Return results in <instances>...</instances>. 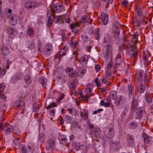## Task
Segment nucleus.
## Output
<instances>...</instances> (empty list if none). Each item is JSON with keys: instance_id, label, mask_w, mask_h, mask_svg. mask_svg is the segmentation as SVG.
Segmentation results:
<instances>
[{"instance_id": "f257e3e1", "label": "nucleus", "mask_w": 153, "mask_h": 153, "mask_svg": "<svg viewBox=\"0 0 153 153\" xmlns=\"http://www.w3.org/2000/svg\"><path fill=\"white\" fill-rule=\"evenodd\" d=\"M88 127L89 128L93 139L97 140L98 138H100L101 131L100 128L94 127L91 124H88Z\"/></svg>"}, {"instance_id": "f03ea898", "label": "nucleus", "mask_w": 153, "mask_h": 153, "mask_svg": "<svg viewBox=\"0 0 153 153\" xmlns=\"http://www.w3.org/2000/svg\"><path fill=\"white\" fill-rule=\"evenodd\" d=\"M14 128L13 126L10 125L9 123H5V125L3 126V130L6 134H9L10 133L13 131Z\"/></svg>"}, {"instance_id": "7ed1b4c3", "label": "nucleus", "mask_w": 153, "mask_h": 153, "mask_svg": "<svg viewBox=\"0 0 153 153\" xmlns=\"http://www.w3.org/2000/svg\"><path fill=\"white\" fill-rule=\"evenodd\" d=\"M105 135L109 138H111L114 135V131L113 128H105L104 130Z\"/></svg>"}, {"instance_id": "20e7f679", "label": "nucleus", "mask_w": 153, "mask_h": 153, "mask_svg": "<svg viewBox=\"0 0 153 153\" xmlns=\"http://www.w3.org/2000/svg\"><path fill=\"white\" fill-rule=\"evenodd\" d=\"M38 5L37 3L34 1H28L25 2L24 6L27 9H30L33 7H35Z\"/></svg>"}, {"instance_id": "39448f33", "label": "nucleus", "mask_w": 153, "mask_h": 153, "mask_svg": "<svg viewBox=\"0 0 153 153\" xmlns=\"http://www.w3.org/2000/svg\"><path fill=\"white\" fill-rule=\"evenodd\" d=\"M9 22L10 25H15L17 23V18L16 16L14 14H12L8 16Z\"/></svg>"}, {"instance_id": "423d86ee", "label": "nucleus", "mask_w": 153, "mask_h": 153, "mask_svg": "<svg viewBox=\"0 0 153 153\" xmlns=\"http://www.w3.org/2000/svg\"><path fill=\"white\" fill-rule=\"evenodd\" d=\"M7 33L9 35V37H13L15 34L16 30L15 28L11 27H8L7 28Z\"/></svg>"}, {"instance_id": "0eeeda50", "label": "nucleus", "mask_w": 153, "mask_h": 153, "mask_svg": "<svg viewBox=\"0 0 153 153\" xmlns=\"http://www.w3.org/2000/svg\"><path fill=\"white\" fill-rule=\"evenodd\" d=\"M94 86L92 84H89L86 86V88L85 89V92L87 95H92V89L93 88Z\"/></svg>"}, {"instance_id": "6e6552de", "label": "nucleus", "mask_w": 153, "mask_h": 153, "mask_svg": "<svg viewBox=\"0 0 153 153\" xmlns=\"http://www.w3.org/2000/svg\"><path fill=\"white\" fill-rule=\"evenodd\" d=\"M101 19L104 25L107 24L108 21V16L107 13H103L101 15Z\"/></svg>"}, {"instance_id": "1a4fd4ad", "label": "nucleus", "mask_w": 153, "mask_h": 153, "mask_svg": "<svg viewBox=\"0 0 153 153\" xmlns=\"http://www.w3.org/2000/svg\"><path fill=\"white\" fill-rule=\"evenodd\" d=\"M62 9V5L61 4H56L53 6L52 8L53 11L56 13H59L61 12Z\"/></svg>"}, {"instance_id": "9d476101", "label": "nucleus", "mask_w": 153, "mask_h": 153, "mask_svg": "<svg viewBox=\"0 0 153 153\" xmlns=\"http://www.w3.org/2000/svg\"><path fill=\"white\" fill-rule=\"evenodd\" d=\"M52 48V45L50 43H48L45 45V51L46 54L49 55L51 53Z\"/></svg>"}, {"instance_id": "9b49d317", "label": "nucleus", "mask_w": 153, "mask_h": 153, "mask_svg": "<svg viewBox=\"0 0 153 153\" xmlns=\"http://www.w3.org/2000/svg\"><path fill=\"white\" fill-rule=\"evenodd\" d=\"M145 82V80L143 82V81L140 82V85L138 88V91L140 94L144 92L146 88Z\"/></svg>"}, {"instance_id": "f8f14e48", "label": "nucleus", "mask_w": 153, "mask_h": 153, "mask_svg": "<svg viewBox=\"0 0 153 153\" xmlns=\"http://www.w3.org/2000/svg\"><path fill=\"white\" fill-rule=\"evenodd\" d=\"M144 108L143 107H140L137 111V114L138 118L140 119L142 117L144 113Z\"/></svg>"}, {"instance_id": "ddd939ff", "label": "nucleus", "mask_w": 153, "mask_h": 153, "mask_svg": "<svg viewBox=\"0 0 153 153\" xmlns=\"http://www.w3.org/2000/svg\"><path fill=\"white\" fill-rule=\"evenodd\" d=\"M128 90L130 97L131 98H134V90L133 87L131 85H129L128 87Z\"/></svg>"}, {"instance_id": "4468645a", "label": "nucleus", "mask_w": 153, "mask_h": 153, "mask_svg": "<svg viewBox=\"0 0 153 153\" xmlns=\"http://www.w3.org/2000/svg\"><path fill=\"white\" fill-rule=\"evenodd\" d=\"M132 101L131 109V110H134L136 109L138 106V102L137 99L134 98V97Z\"/></svg>"}, {"instance_id": "2eb2a0df", "label": "nucleus", "mask_w": 153, "mask_h": 153, "mask_svg": "<svg viewBox=\"0 0 153 153\" xmlns=\"http://www.w3.org/2000/svg\"><path fill=\"white\" fill-rule=\"evenodd\" d=\"M48 143L49 149H52L55 146V141L53 139H50L48 141Z\"/></svg>"}, {"instance_id": "dca6fc26", "label": "nucleus", "mask_w": 153, "mask_h": 153, "mask_svg": "<svg viewBox=\"0 0 153 153\" xmlns=\"http://www.w3.org/2000/svg\"><path fill=\"white\" fill-rule=\"evenodd\" d=\"M88 60V57L86 55L82 56L80 58V62L82 65H84L87 64Z\"/></svg>"}, {"instance_id": "f3484780", "label": "nucleus", "mask_w": 153, "mask_h": 153, "mask_svg": "<svg viewBox=\"0 0 153 153\" xmlns=\"http://www.w3.org/2000/svg\"><path fill=\"white\" fill-rule=\"evenodd\" d=\"M35 33V30L34 28L30 26H29L27 31V34L30 36H33Z\"/></svg>"}, {"instance_id": "a211bd4d", "label": "nucleus", "mask_w": 153, "mask_h": 153, "mask_svg": "<svg viewBox=\"0 0 153 153\" xmlns=\"http://www.w3.org/2000/svg\"><path fill=\"white\" fill-rule=\"evenodd\" d=\"M59 140L60 144H63L66 142V137L63 135H59Z\"/></svg>"}, {"instance_id": "6ab92c4d", "label": "nucleus", "mask_w": 153, "mask_h": 153, "mask_svg": "<svg viewBox=\"0 0 153 153\" xmlns=\"http://www.w3.org/2000/svg\"><path fill=\"white\" fill-rule=\"evenodd\" d=\"M2 53L3 56H6L9 54L10 51L8 48L6 46L3 47L2 49Z\"/></svg>"}, {"instance_id": "aec40b11", "label": "nucleus", "mask_w": 153, "mask_h": 153, "mask_svg": "<svg viewBox=\"0 0 153 153\" xmlns=\"http://www.w3.org/2000/svg\"><path fill=\"white\" fill-rule=\"evenodd\" d=\"M81 116L82 117L83 119L85 120H86L88 118V111L87 110L84 109L83 110V113H81Z\"/></svg>"}, {"instance_id": "412c9836", "label": "nucleus", "mask_w": 153, "mask_h": 153, "mask_svg": "<svg viewBox=\"0 0 153 153\" xmlns=\"http://www.w3.org/2000/svg\"><path fill=\"white\" fill-rule=\"evenodd\" d=\"M46 138L45 134L43 133L40 134L39 136V141L41 143H44Z\"/></svg>"}, {"instance_id": "4be33fe9", "label": "nucleus", "mask_w": 153, "mask_h": 153, "mask_svg": "<svg viewBox=\"0 0 153 153\" xmlns=\"http://www.w3.org/2000/svg\"><path fill=\"white\" fill-rule=\"evenodd\" d=\"M39 82L43 86H46L47 79L45 77H40L39 79Z\"/></svg>"}, {"instance_id": "5701e85b", "label": "nucleus", "mask_w": 153, "mask_h": 153, "mask_svg": "<svg viewBox=\"0 0 153 153\" xmlns=\"http://www.w3.org/2000/svg\"><path fill=\"white\" fill-rule=\"evenodd\" d=\"M24 79L25 83L27 85H29L31 82V81L30 79V76L27 74L25 76Z\"/></svg>"}, {"instance_id": "b1692460", "label": "nucleus", "mask_w": 153, "mask_h": 153, "mask_svg": "<svg viewBox=\"0 0 153 153\" xmlns=\"http://www.w3.org/2000/svg\"><path fill=\"white\" fill-rule=\"evenodd\" d=\"M137 123L134 121L131 122L129 125V127L131 129H134L137 127Z\"/></svg>"}, {"instance_id": "393cba45", "label": "nucleus", "mask_w": 153, "mask_h": 153, "mask_svg": "<svg viewBox=\"0 0 153 153\" xmlns=\"http://www.w3.org/2000/svg\"><path fill=\"white\" fill-rule=\"evenodd\" d=\"M25 106L24 102L21 100L18 101V104L17 105V106L20 109H23Z\"/></svg>"}, {"instance_id": "a878e982", "label": "nucleus", "mask_w": 153, "mask_h": 153, "mask_svg": "<svg viewBox=\"0 0 153 153\" xmlns=\"http://www.w3.org/2000/svg\"><path fill=\"white\" fill-rule=\"evenodd\" d=\"M27 46L30 49H31L34 48L35 46V43L33 42L28 41L27 42Z\"/></svg>"}, {"instance_id": "bb28decb", "label": "nucleus", "mask_w": 153, "mask_h": 153, "mask_svg": "<svg viewBox=\"0 0 153 153\" xmlns=\"http://www.w3.org/2000/svg\"><path fill=\"white\" fill-rule=\"evenodd\" d=\"M143 59L144 61V64L145 65H147L149 64L150 61H148L147 55L145 53H143Z\"/></svg>"}, {"instance_id": "cd10ccee", "label": "nucleus", "mask_w": 153, "mask_h": 153, "mask_svg": "<svg viewBox=\"0 0 153 153\" xmlns=\"http://www.w3.org/2000/svg\"><path fill=\"white\" fill-rule=\"evenodd\" d=\"M115 102V103L118 106H119L120 104H121V96H118L116 98Z\"/></svg>"}, {"instance_id": "c85d7f7f", "label": "nucleus", "mask_w": 153, "mask_h": 153, "mask_svg": "<svg viewBox=\"0 0 153 153\" xmlns=\"http://www.w3.org/2000/svg\"><path fill=\"white\" fill-rule=\"evenodd\" d=\"M79 95L81 99L84 100V101L86 100L88 102V100L90 99L89 97H87L86 96H85L81 91L79 92Z\"/></svg>"}, {"instance_id": "c756f323", "label": "nucleus", "mask_w": 153, "mask_h": 153, "mask_svg": "<svg viewBox=\"0 0 153 153\" xmlns=\"http://www.w3.org/2000/svg\"><path fill=\"white\" fill-rule=\"evenodd\" d=\"M28 149V153H32L33 150L35 149V146L32 144H30L27 146Z\"/></svg>"}, {"instance_id": "7c9ffc66", "label": "nucleus", "mask_w": 153, "mask_h": 153, "mask_svg": "<svg viewBox=\"0 0 153 153\" xmlns=\"http://www.w3.org/2000/svg\"><path fill=\"white\" fill-rule=\"evenodd\" d=\"M117 93L115 91H112L110 93V97L111 98H112L113 100H115L116 97Z\"/></svg>"}, {"instance_id": "2f4dec72", "label": "nucleus", "mask_w": 153, "mask_h": 153, "mask_svg": "<svg viewBox=\"0 0 153 153\" xmlns=\"http://www.w3.org/2000/svg\"><path fill=\"white\" fill-rule=\"evenodd\" d=\"M132 24L134 26H140V23L136 18H134L132 22Z\"/></svg>"}, {"instance_id": "473e14b6", "label": "nucleus", "mask_w": 153, "mask_h": 153, "mask_svg": "<svg viewBox=\"0 0 153 153\" xmlns=\"http://www.w3.org/2000/svg\"><path fill=\"white\" fill-rule=\"evenodd\" d=\"M66 17V16H57L56 17V22L57 23L61 22L62 20H64Z\"/></svg>"}, {"instance_id": "72a5a7b5", "label": "nucleus", "mask_w": 153, "mask_h": 153, "mask_svg": "<svg viewBox=\"0 0 153 153\" xmlns=\"http://www.w3.org/2000/svg\"><path fill=\"white\" fill-rule=\"evenodd\" d=\"M20 153H27L25 146L24 145H22L20 148Z\"/></svg>"}, {"instance_id": "f704fd0d", "label": "nucleus", "mask_w": 153, "mask_h": 153, "mask_svg": "<svg viewBox=\"0 0 153 153\" xmlns=\"http://www.w3.org/2000/svg\"><path fill=\"white\" fill-rule=\"evenodd\" d=\"M119 29H115L114 32V37L115 39H117L119 37Z\"/></svg>"}, {"instance_id": "c9c22d12", "label": "nucleus", "mask_w": 153, "mask_h": 153, "mask_svg": "<svg viewBox=\"0 0 153 153\" xmlns=\"http://www.w3.org/2000/svg\"><path fill=\"white\" fill-rule=\"evenodd\" d=\"M5 85L4 83H2L0 85V95L1 94V93H3L4 91Z\"/></svg>"}, {"instance_id": "e433bc0d", "label": "nucleus", "mask_w": 153, "mask_h": 153, "mask_svg": "<svg viewBox=\"0 0 153 153\" xmlns=\"http://www.w3.org/2000/svg\"><path fill=\"white\" fill-rule=\"evenodd\" d=\"M144 142L145 143L149 144L150 142V139L149 136L147 135H144Z\"/></svg>"}, {"instance_id": "4c0bfd02", "label": "nucleus", "mask_w": 153, "mask_h": 153, "mask_svg": "<svg viewBox=\"0 0 153 153\" xmlns=\"http://www.w3.org/2000/svg\"><path fill=\"white\" fill-rule=\"evenodd\" d=\"M65 54L66 53H63L62 55L58 53L55 56V59H58L59 61L62 56H65Z\"/></svg>"}, {"instance_id": "58836bf2", "label": "nucleus", "mask_w": 153, "mask_h": 153, "mask_svg": "<svg viewBox=\"0 0 153 153\" xmlns=\"http://www.w3.org/2000/svg\"><path fill=\"white\" fill-rule=\"evenodd\" d=\"M113 28L115 29H119V26L120 25L119 22L118 21H115L113 23Z\"/></svg>"}, {"instance_id": "ea45409f", "label": "nucleus", "mask_w": 153, "mask_h": 153, "mask_svg": "<svg viewBox=\"0 0 153 153\" xmlns=\"http://www.w3.org/2000/svg\"><path fill=\"white\" fill-rule=\"evenodd\" d=\"M136 48V47L134 46L130 45L127 46V48L128 49L129 51H134V50Z\"/></svg>"}, {"instance_id": "a19ab883", "label": "nucleus", "mask_w": 153, "mask_h": 153, "mask_svg": "<svg viewBox=\"0 0 153 153\" xmlns=\"http://www.w3.org/2000/svg\"><path fill=\"white\" fill-rule=\"evenodd\" d=\"M78 74L75 71H72L71 73L69 74V76L71 77H75L77 76Z\"/></svg>"}, {"instance_id": "79ce46f5", "label": "nucleus", "mask_w": 153, "mask_h": 153, "mask_svg": "<svg viewBox=\"0 0 153 153\" xmlns=\"http://www.w3.org/2000/svg\"><path fill=\"white\" fill-rule=\"evenodd\" d=\"M127 139L128 140V141L129 142H132L133 140V136L131 134H128Z\"/></svg>"}, {"instance_id": "37998d69", "label": "nucleus", "mask_w": 153, "mask_h": 153, "mask_svg": "<svg viewBox=\"0 0 153 153\" xmlns=\"http://www.w3.org/2000/svg\"><path fill=\"white\" fill-rule=\"evenodd\" d=\"M39 105L36 104H34L33 105V110L35 112H36L39 109Z\"/></svg>"}, {"instance_id": "c03bdc74", "label": "nucleus", "mask_w": 153, "mask_h": 153, "mask_svg": "<svg viewBox=\"0 0 153 153\" xmlns=\"http://www.w3.org/2000/svg\"><path fill=\"white\" fill-rule=\"evenodd\" d=\"M138 36L137 35L134 34L132 36V42L135 43L137 41Z\"/></svg>"}, {"instance_id": "a18cd8bd", "label": "nucleus", "mask_w": 153, "mask_h": 153, "mask_svg": "<svg viewBox=\"0 0 153 153\" xmlns=\"http://www.w3.org/2000/svg\"><path fill=\"white\" fill-rule=\"evenodd\" d=\"M56 106V105L55 103H53L49 104L47 107H46V108L48 110L52 108L55 107Z\"/></svg>"}, {"instance_id": "49530a36", "label": "nucleus", "mask_w": 153, "mask_h": 153, "mask_svg": "<svg viewBox=\"0 0 153 153\" xmlns=\"http://www.w3.org/2000/svg\"><path fill=\"white\" fill-rule=\"evenodd\" d=\"M137 76L138 77V79L141 82L143 81V82L144 81H143V80L142 81H141L142 78L143 76L142 75L141 72H140L138 74H137L136 75V77H137Z\"/></svg>"}, {"instance_id": "de8ad7c7", "label": "nucleus", "mask_w": 153, "mask_h": 153, "mask_svg": "<svg viewBox=\"0 0 153 153\" xmlns=\"http://www.w3.org/2000/svg\"><path fill=\"white\" fill-rule=\"evenodd\" d=\"M73 71V68L68 67L66 69L65 71L66 73L70 74Z\"/></svg>"}, {"instance_id": "09e8293b", "label": "nucleus", "mask_w": 153, "mask_h": 153, "mask_svg": "<svg viewBox=\"0 0 153 153\" xmlns=\"http://www.w3.org/2000/svg\"><path fill=\"white\" fill-rule=\"evenodd\" d=\"M13 131L16 134L19 135L21 133L20 131L17 128H14Z\"/></svg>"}, {"instance_id": "8fccbe9b", "label": "nucleus", "mask_w": 153, "mask_h": 153, "mask_svg": "<svg viewBox=\"0 0 153 153\" xmlns=\"http://www.w3.org/2000/svg\"><path fill=\"white\" fill-rule=\"evenodd\" d=\"M120 56H118L117 58L116 61V64H117L120 65L121 62V59L120 58Z\"/></svg>"}, {"instance_id": "3c124183", "label": "nucleus", "mask_w": 153, "mask_h": 153, "mask_svg": "<svg viewBox=\"0 0 153 153\" xmlns=\"http://www.w3.org/2000/svg\"><path fill=\"white\" fill-rule=\"evenodd\" d=\"M137 13L138 16H141L142 15V13L140 8L137 9Z\"/></svg>"}, {"instance_id": "603ef678", "label": "nucleus", "mask_w": 153, "mask_h": 153, "mask_svg": "<svg viewBox=\"0 0 153 153\" xmlns=\"http://www.w3.org/2000/svg\"><path fill=\"white\" fill-rule=\"evenodd\" d=\"M71 85V88L73 89H75V85H76V83L75 80L73 82H71L70 83Z\"/></svg>"}, {"instance_id": "864d4df0", "label": "nucleus", "mask_w": 153, "mask_h": 153, "mask_svg": "<svg viewBox=\"0 0 153 153\" xmlns=\"http://www.w3.org/2000/svg\"><path fill=\"white\" fill-rule=\"evenodd\" d=\"M122 4L124 7H126L128 4V2L127 0H123L122 2Z\"/></svg>"}, {"instance_id": "5fc2aeb1", "label": "nucleus", "mask_w": 153, "mask_h": 153, "mask_svg": "<svg viewBox=\"0 0 153 153\" xmlns=\"http://www.w3.org/2000/svg\"><path fill=\"white\" fill-rule=\"evenodd\" d=\"M106 51L111 52L112 50L109 44H108L106 45Z\"/></svg>"}, {"instance_id": "6e6d98bb", "label": "nucleus", "mask_w": 153, "mask_h": 153, "mask_svg": "<svg viewBox=\"0 0 153 153\" xmlns=\"http://www.w3.org/2000/svg\"><path fill=\"white\" fill-rule=\"evenodd\" d=\"M65 118L66 120L68 122L71 121L72 120L71 117L69 115H66Z\"/></svg>"}, {"instance_id": "4d7b16f0", "label": "nucleus", "mask_w": 153, "mask_h": 153, "mask_svg": "<svg viewBox=\"0 0 153 153\" xmlns=\"http://www.w3.org/2000/svg\"><path fill=\"white\" fill-rule=\"evenodd\" d=\"M111 52L110 51H106V52L105 54V57L106 58H108L109 57Z\"/></svg>"}, {"instance_id": "13d9d810", "label": "nucleus", "mask_w": 153, "mask_h": 153, "mask_svg": "<svg viewBox=\"0 0 153 153\" xmlns=\"http://www.w3.org/2000/svg\"><path fill=\"white\" fill-rule=\"evenodd\" d=\"M100 81L103 84H106L107 81V80H105V78L104 77H102L100 79Z\"/></svg>"}, {"instance_id": "bf43d9fd", "label": "nucleus", "mask_w": 153, "mask_h": 153, "mask_svg": "<svg viewBox=\"0 0 153 153\" xmlns=\"http://www.w3.org/2000/svg\"><path fill=\"white\" fill-rule=\"evenodd\" d=\"M6 71V69L5 68H3L1 71L0 68V74L2 75H4L5 74Z\"/></svg>"}, {"instance_id": "052dcab7", "label": "nucleus", "mask_w": 153, "mask_h": 153, "mask_svg": "<svg viewBox=\"0 0 153 153\" xmlns=\"http://www.w3.org/2000/svg\"><path fill=\"white\" fill-rule=\"evenodd\" d=\"M52 22V19L51 18H49L48 21L47 22V25L49 27L51 25Z\"/></svg>"}, {"instance_id": "680f3d73", "label": "nucleus", "mask_w": 153, "mask_h": 153, "mask_svg": "<svg viewBox=\"0 0 153 153\" xmlns=\"http://www.w3.org/2000/svg\"><path fill=\"white\" fill-rule=\"evenodd\" d=\"M82 147H81L80 144L79 143L76 144V150H79L82 149Z\"/></svg>"}, {"instance_id": "e2e57ef3", "label": "nucleus", "mask_w": 153, "mask_h": 153, "mask_svg": "<svg viewBox=\"0 0 153 153\" xmlns=\"http://www.w3.org/2000/svg\"><path fill=\"white\" fill-rule=\"evenodd\" d=\"M145 98L148 102L149 103L151 102V99H149L148 95L147 94H146L145 95Z\"/></svg>"}, {"instance_id": "0e129e2a", "label": "nucleus", "mask_w": 153, "mask_h": 153, "mask_svg": "<svg viewBox=\"0 0 153 153\" xmlns=\"http://www.w3.org/2000/svg\"><path fill=\"white\" fill-rule=\"evenodd\" d=\"M64 16H66V17H65V19H65L66 18H67L66 19V22L68 23H69L70 22V18H69V16H68L67 15H65Z\"/></svg>"}, {"instance_id": "69168bd1", "label": "nucleus", "mask_w": 153, "mask_h": 153, "mask_svg": "<svg viewBox=\"0 0 153 153\" xmlns=\"http://www.w3.org/2000/svg\"><path fill=\"white\" fill-rule=\"evenodd\" d=\"M95 68L97 71L98 72L101 69L100 66L99 65H96L95 66Z\"/></svg>"}, {"instance_id": "338daca9", "label": "nucleus", "mask_w": 153, "mask_h": 153, "mask_svg": "<svg viewBox=\"0 0 153 153\" xmlns=\"http://www.w3.org/2000/svg\"><path fill=\"white\" fill-rule=\"evenodd\" d=\"M110 41L108 40V38L107 37H105L104 38V40L103 42V44H105L106 43H109Z\"/></svg>"}, {"instance_id": "774afa93", "label": "nucleus", "mask_w": 153, "mask_h": 153, "mask_svg": "<svg viewBox=\"0 0 153 153\" xmlns=\"http://www.w3.org/2000/svg\"><path fill=\"white\" fill-rule=\"evenodd\" d=\"M82 148L81 149L82 150V151L84 152H86L87 150V149L86 146H84L83 145H82Z\"/></svg>"}]
</instances>
